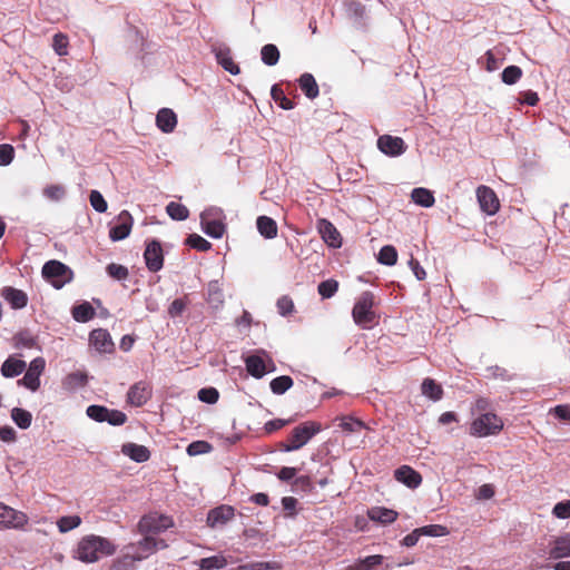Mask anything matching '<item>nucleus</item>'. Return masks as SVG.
<instances>
[{"mask_svg":"<svg viewBox=\"0 0 570 570\" xmlns=\"http://www.w3.org/2000/svg\"><path fill=\"white\" fill-rule=\"evenodd\" d=\"M417 531H420L421 537L422 535H429V537H442L446 535L449 533L446 527L441 524H430L425 527L417 528Z\"/></svg>","mask_w":570,"mask_h":570,"instance_id":"864d4df0","label":"nucleus"},{"mask_svg":"<svg viewBox=\"0 0 570 570\" xmlns=\"http://www.w3.org/2000/svg\"><path fill=\"white\" fill-rule=\"evenodd\" d=\"M219 393L215 387H205L199 390L198 392V399L202 402L214 404L218 401Z\"/></svg>","mask_w":570,"mask_h":570,"instance_id":"bf43d9fd","label":"nucleus"},{"mask_svg":"<svg viewBox=\"0 0 570 570\" xmlns=\"http://www.w3.org/2000/svg\"><path fill=\"white\" fill-rule=\"evenodd\" d=\"M377 305L375 295L370 292H363L356 299L353 309L352 317L356 325L362 328H371L377 323V315L374 307Z\"/></svg>","mask_w":570,"mask_h":570,"instance_id":"f03ea898","label":"nucleus"},{"mask_svg":"<svg viewBox=\"0 0 570 570\" xmlns=\"http://www.w3.org/2000/svg\"><path fill=\"white\" fill-rule=\"evenodd\" d=\"M411 198L416 205L426 208L432 207L435 202L433 193L423 187L414 188L411 193Z\"/></svg>","mask_w":570,"mask_h":570,"instance_id":"2f4dec72","label":"nucleus"},{"mask_svg":"<svg viewBox=\"0 0 570 570\" xmlns=\"http://www.w3.org/2000/svg\"><path fill=\"white\" fill-rule=\"evenodd\" d=\"M503 429L502 420L494 413H485L473 420L470 434L482 438L498 434Z\"/></svg>","mask_w":570,"mask_h":570,"instance_id":"39448f33","label":"nucleus"},{"mask_svg":"<svg viewBox=\"0 0 570 570\" xmlns=\"http://www.w3.org/2000/svg\"><path fill=\"white\" fill-rule=\"evenodd\" d=\"M187 304H188V301L186 297L174 299L168 307V314L170 315V317L180 316L184 313V311L186 309Z\"/></svg>","mask_w":570,"mask_h":570,"instance_id":"052dcab7","label":"nucleus"},{"mask_svg":"<svg viewBox=\"0 0 570 570\" xmlns=\"http://www.w3.org/2000/svg\"><path fill=\"white\" fill-rule=\"evenodd\" d=\"M153 387L150 383L146 381H139L128 390L127 402L132 406H142L149 401Z\"/></svg>","mask_w":570,"mask_h":570,"instance_id":"ddd939ff","label":"nucleus"},{"mask_svg":"<svg viewBox=\"0 0 570 570\" xmlns=\"http://www.w3.org/2000/svg\"><path fill=\"white\" fill-rule=\"evenodd\" d=\"M107 273L117 281L126 279L129 274L126 266L116 263H111L107 266Z\"/></svg>","mask_w":570,"mask_h":570,"instance_id":"6e6d98bb","label":"nucleus"},{"mask_svg":"<svg viewBox=\"0 0 570 570\" xmlns=\"http://www.w3.org/2000/svg\"><path fill=\"white\" fill-rule=\"evenodd\" d=\"M14 347L17 348H33L37 346L36 338L27 332H20L14 337Z\"/></svg>","mask_w":570,"mask_h":570,"instance_id":"3c124183","label":"nucleus"},{"mask_svg":"<svg viewBox=\"0 0 570 570\" xmlns=\"http://www.w3.org/2000/svg\"><path fill=\"white\" fill-rule=\"evenodd\" d=\"M156 125L163 132H171L177 126V116L169 108H161L156 115Z\"/></svg>","mask_w":570,"mask_h":570,"instance_id":"5701e85b","label":"nucleus"},{"mask_svg":"<svg viewBox=\"0 0 570 570\" xmlns=\"http://www.w3.org/2000/svg\"><path fill=\"white\" fill-rule=\"evenodd\" d=\"M394 478L411 489H415L422 483L421 474L409 465H402L396 469Z\"/></svg>","mask_w":570,"mask_h":570,"instance_id":"412c9836","label":"nucleus"},{"mask_svg":"<svg viewBox=\"0 0 570 570\" xmlns=\"http://www.w3.org/2000/svg\"><path fill=\"white\" fill-rule=\"evenodd\" d=\"M317 230L323 240L333 248L342 245V237L337 228L327 219L320 218L316 223Z\"/></svg>","mask_w":570,"mask_h":570,"instance_id":"f3484780","label":"nucleus"},{"mask_svg":"<svg viewBox=\"0 0 570 570\" xmlns=\"http://www.w3.org/2000/svg\"><path fill=\"white\" fill-rule=\"evenodd\" d=\"M552 514L558 519L570 518V499L558 502L552 509Z\"/></svg>","mask_w":570,"mask_h":570,"instance_id":"680f3d73","label":"nucleus"},{"mask_svg":"<svg viewBox=\"0 0 570 570\" xmlns=\"http://www.w3.org/2000/svg\"><path fill=\"white\" fill-rule=\"evenodd\" d=\"M130 548L132 549L130 554L132 556L134 560L140 561L148 558L157 550L167 548V543L161 539H155L153 537L146 535L136 544H131Z\"/></svg>","mask_w":570,"mask_h":570,"instance_id":"9d476101","label":"nucleus"},{"mask_svg":"<svg viewBox=\"0 0 570 570\" xmlns=\"http://www.w3.org/2000/svg\"><path fill=\"white\" fill-rule=\"evenodd\" d=\"M116 546L107 538L88 534L80 539L75 550V558L81 562L92 563L101 557L112 556Z\"/></svg>","mask_w":570,"mask_h":570,"instance_id":"f257e3e1","label":"nucleus"},{"mask_svg":"<svg viewBox=\"0 0 570 570\" xmlns=\"http://www.w3.org/2000/svg\"><path fill=\"white\" fill-rule=\"evenodd\" d=\"M88 376L82 372H73L66 376L63 380V387L66 390H75L76 387H81L87 384Z\"/></svg>","mask_w":570,"mask_h":570,"instance_id":"4c0bfd02","label":"nucleus"},{"mask_svg":"<svg viewBox=\"0 0 570 570\" xmlns=\"http://www.w3.org/2000/svg\"><path fill=\"white\" fill-rule=\"evenodd\" d=\"M186 244L199 252H207L212 247V244L198 234L189 235L186 239Z\"/></svg>","mask_w":570,"mask_h":570,"instance_id":"8fccbe9b","label":"nucleus"},{"mask_svg":"<svg viewBox=\"0 0 570 570\" xmlns=\"http://www.w3.org/2000/svg\"><path fill=\"white\" fill-rule=\"evenodd\" d=\"M384 557L381 554L367 556L363 559L355 560L344 570H374L383 563Z\"/></svg>","mask_w":570,"mask_h":570,"instance_id":"bb28decb","label":"nucleus"},{"mask_svg":"<svg viewBox=\"0 0 570 570\" xmlns=\"http://www.w3.org/2000/svg\"><path fill=\"white\" fill-rule=\"evenodd\" d=\"M42 194L50 200L59 202L65 197L66 189L62 185L59 184L48 185L43 188Z\"/></svg>","mask_w":570,"mask_h":570,"instance_id":"de8ad7c7","label":"nucleus"},{"mask_svg":"<svg viewBox=\"0 0 570 570\" xmlns=\"http://www.w3.org/2000/svg\"><path fill=\"white\" fill-rule=\"evenodd\" d=\"M276 305H277L278 313L282 316L291 315L295 308L293 299L287 295L279 297L277 299Z\"/></svg>","mask_w":570,"mask_h":570,"instance_id":"4d7b16f0","label":"nucleus"},{"mask_svg":"<svg viewBox=\"0 0 570 570\" xmlns=\"http://www.w3.org/2000/svg\"><path fill=\"white\" fill-rule=\"evenodd\" d=\"M1 295L14 309L23 308L28 304V296L21 289L8 286L2 289Z\"/></svg>","mask_w":570,"mask_h":570,"instance_id":"4be33fe9","label":"nucleus"},{"mask_svg":"<svg viewBox=\"0 0 570 570\" xmlns=\"http://www.w3.org/2000/svg\"><path fill=\"white\" fill-rule=\"evenodd\" d=\"M292 422H293L292 419H289V420H283V419L271 420L265 423L264 431L267 434H272L273 432L281 430L282 428H284L285 425H287Z\"/></svg>","mask_w":570,"mask_h":570,"instance_id":"0e129e2a","label":"nucleus"},{"mask_svg":"<svg viewBox=\"0 0 570 570\" xmlns=\"http://www.w3.org/2000/svg\"><path fill=\"white\" fill-rule=\"evenodd\" d=\"M244 362L246 371L255 379H262L266 373L276 370L274 361L264 350H258L256 354L247 356Z\"/></svg>","mask_w":570,"mask_h":570,"instance_id":"423d86ee","label":"nucleus"},{"mask_svg":"<svg viewBox=\"0 0 570 570\" xmlns=\"http://www.w3.org/2000/svg\"><path fill=\"white\" fill-rule=\"evenodd\" d=\"M28 522V517L0 502V524L7 528H22Z\"/></svg>","mask_w":570,"mask_h":570,"instance_id":"a211bd4d","label":"nucleus"},{"mask_svg":"<svg viewBox=\"0 0 570 570\" xmlns=\"http://www.w3.org/2000/svg\"><path fill=\"white\" fill-rule=\"evenodd\" d=\"M213 449L212 444H209L207 441H194L187 446V453L190 456L205 454L210 452Z\"/></svg>","mask_w":570,"mask_h":570,"instance_id":"603ef678","label":"nucleus"},{"mask_svg":"<svg viewBox=\"0 0 570 570\" xmlns=\"http://www.w3.org/2000/svg\"><path fill=\"white\" fill-rule=\"evenodd\" d=\"M121 452L138 463L146 462L150 458V451L145 445L136 443H125Z\"/></svg>","mask_w":570,"mask_h":570,"instance_id":"a878e982","label":"nucleus"},{"mask_svg":"<svg viewBox=\"0 0 570 570\" xmlns=\"http://www.w3.org/2000/svg\"><path fill=\"white\" fill-rule=\"evenodd\" d=\"M321 430L322 425L314 421H306L299 424L293 429L286 442L282 444V450L292 452L303 448Z\"/></svg>","mask_w":570,"mask_h":570,"instance_id":"7ed1b4c3","label":"nucleus"},{"mask_svg":"<svg viewBox=\"0 0 570 570\" xmlns=\"http://www.w3.org/2000/svg\"><path fill=\"white\" fill-rule=\"evenodd\" d=\"M46 362L42 357H36L31 361L24 376L19 381L27 389L37 391L40 386V375L45 370Z\"/></svg>","mask_w":570,"mask_h":570,"instance_id":"4468645a","label":"nucleus"},{"mask_svg":"<svg viewBox=\"0 0 570 570\" xmlns=\"http://www.w3.org/2000/svg\"><path fill=\"white\" fill-rule=\"evenodd\" d=\"M502 81L507 85H514L522 77V69L518 66H508L502 71Z\"/></svg>","mask_w":570,"mask_h":570,"instance_id":"49530a36","label":"nucleus"},{"mask_svg":"<svg viewBox=\"0 0 570 570\" xmlns=\"http://www.w3.org/2000/svg\"><path fill=\"white\" fill-rule=\"evenodd\" d=\"M421 392L424 396L436 402L443 397V389L435 380L426 377L421 384Z\"/></svg>","mask_w":570,"mask_h":570,"instance_id":"c756f323","label":"nucleus"},{"mask_svg":"<svg viewBox=\"0 0 570 570\" xmlns=\"http://www.w3.org/2000/svg\"><path fill=\"white\" fill-rule=\"evenodd\" d=\"M235 515V509L232 505L222 504L212 509L207 514V525L219 528L225 525Z\"/></svg>","mask_w":570,"mask_h":570,"instance_id":"6ab92c4d","label":"nucleus"},{"mask_svg":"<svg viewBox=\"0 0 570 570\" xmlns=\"http://www.w3.org/2000/svg\"><path fill=\"white\" fill-rule=\"evenodd\" d=\"M202 570L223 569L227 566V559L224 556H213L203 558L198 561Z\"/></svg>","mask_w":570,"mask_h":570,"instance_id":"58836bf2","label":"nucleus"},{"mask_svg":"<svg viewBox=\"0 0 570 570\" xmlns=\"http://www.w3.org/2000/svg\"><path fill=\"white\" fill-rule=\"evenodd\" d=\"M377 259L381 264H384L387 266L394 265L397 261V252H396L395 247L392 245L383 246L380 249Z\"/></svg>","mask_w":570,"mask_h":570,"instance_id":"c03bdc74","label":"nucleus"},{"mask_svg":"<svg viewBox=\"0 0 570 570\" xmlns=\"http://www.w3.org/2000/svg\"><path fill=\"white\" fill-rule=\"evenodd\" d=\"M367 517L372 521L390 524L397 519L399 513L384 507H373L367 511Z\"/></svg>","mask_w":570,"mask_h":570,"instance_id":"393cba45","label":"nucleus"},{"mask_svg":"<svg viewBox=\"0 0 570 570\" xmlns=\"http://www.w3.org/2000/svg\"><path fill=\"white\" fill-rule=\"evenodd\" d=\"M72 317L80 323L92 320L96 315L95 308L88 302H83L72 307Z\"/></svg>","mask_w":570,"mask_h":570,"instance_id":"72a5a7b5","label":"nucleus"},{"mask_svg":"<svg viewBox=\"0 0 570 570\" xmlns=\"http://www.w3.org/2000/svg\"><path fill=\"white\" fill-rule=\"evenodd\" d=\"M377 148L385 155L395 157L402 155L406 145L401 137L383 135L377 139Z\"/></svg>","mask_w":570,"mask_h":570,"instance_id":"2eb2a0df","label":"nucleus"},{"mask_svg":"<svg viewBox=\"0 0 570 570\" xmlns=\"http://www.w3.org/2000/svg\"><path fill=\"white\" fill-rule=\"evenodd\" d=\"M217 62L229 73L232 75H238L239 73V67L238 65L233 60V57L230 55L229 49H220L216 52Z\"/></svg>","mask_w":570,"mask_h":570,"instance_id":"473e14b6","label":"nucleus"},{"mask_svg":"<svg viewBox=\"0 0 570 570\" xmlns=\"http://www.w3.org/2000/svg\"><path fill=\"white\" fill-rule=\"evenodd\" d=\"M89 341H90V344L99 353H111L115 350V344H114L111 336L107 330H104V328L94 330L90 333Z\"/></svg>","mask_w":570,"mask_h":570,"instance_id":"aec40b11","label":"nucleus"},{"mask_svg":"<svg viewBox=\"0 0 570 570\" xmlns=\"http://www.w3.org/2000/svg\"><path fill=\"white\" fill-rule=\"evenodd\" d=\"M86 413L96 422H108L114 426H119L127 422V415L124 412L108 409L104 405H89Z\"/></svg>","mask_w":570,"mask_h":570,"instance_id":"0eeeda50","label":"nucleus"},{"mask_svg":"<svg viewBox=\"0 0 570 570\" xmlns=\"http://www.w3.org/2000/svg\"><path fill=\"white\" fill-rule=\"evenodd\" d=\"M271 96L273 100L284 110H291L295 106V102L286 97L279 85H274L272 87Z\"/></svg>","mask_w":570,"mask_h":570,"instance_id":"f704fd0d","label":"nucleus"},{"mask_svg":"<svg viewBox=\"0 0 570 570\" xmlns=\"http://www.w3.org/2000/svg\"><path fill=\"white\" fill-rule=\"evenodd\" d=\"M11 417L20 429H28L32 422L31 413L20 407H14L11 411Z\"/></svg>","mask_w":570,"mask_h":570,"instance_id":"a19ab883","label":"nucleus"},{"mask_svg":"<svg viewBox=\"0 0 570 570\" xmlns=\"http://www.w3.org/2000/svg\"><path fill=\"white\" fill-rule=\"evenodd\" d=\"M262 61L267 66H275L279 60V50L275 45H265L261 50Z\"/></svg>","mask_w":570,"mask_h":570,"instance_id":"ea45409f","label":"nucleus"},{"mask_svg":"<svg viewBox=\"0 0 570 570\" xmlns=\"http://www.w3.org/2000/svg\"><path fill=\"white\" fill-rule=\"evenodd\" d=\"M318 294L323 298H331L338 289V282L331 278L318 284Z\"/></svg>","mask_w":570,"mask_h":570,"instance_id":"09e8293b","label":"nucleus"},{"mask_svg":"<svg viewBox=\"0 0 570 570\" xmlns=\"http://www.w3.org/2000/svg\"><path fill=\"white\" fill-rule=\"evenodd\" d=\"M42 277L60 289L73 279L72 269L60 261L51 259L42 266Z\"/></svg>","mask_w":570,"mask_h":570,"instance_id":"20e7f679","label":"nucleus"},{"mask_svg":"<svg viewBox=\"0 0 570 570\" xmlns=\"http://www.w3.org/2000/svg\"><path fill=\"white\" fill-rule=\"evenodd\" d=\"M476 197L480 204L481 209L489 214L494 215L499 208L500 203L497 197V194L488 186H480L476 189Z\"/></svg>","mask_w":570,"mask_h":570,"instance_id":"dca6fc26","label":"nucleus"},{"mask_svg":"<svg viewBox=\"0 0 570 570\" xmlns=\"http://www.w3.org/2000/svg\"><path fill=\"white\" fill-rule=\"evenodd\" d=\"M81 524V518L79 515H66L61 517L57 521V527L61 533H66L70 530L78 528Z\"/></svg>","mask_w":570,"mask_h":570,"instance_id":"37998d69","label":"nucleus"},{"mask_svg":"<svg viewBox=\"0 0 570 570\" xmlns=\"http://www.w3.org/2000/svg\"><path fill=\"white\" fill-rule=\"evenodd\" d=\"M174 522L170 517L158 513H149L144 515L139 523L138 530L140 533H159L173 527Z\"/></svg>","mask_w":570,"mask_h":570,"instance_id":"1a4fd4ad","label":"nucleus"},{"mask_svg":"<svg viewBox=\"0 0 570 570\" xmlns=\"http://www.w3.org/2000/svg\"><path fill=\"white\" fill-rule=\"evenodd\" d=\"M256 226L259 234L265 238H274L277 236V224L268 216H259L256 220Z\"/></svg>","mask_w":570,"mask_h":570,"instance_id":"7c9ffc66","label":"nucleus"},{"mask_svg":"<svg viewBox=\"0 0 570 570\" xmlns=\"http://www.w3.org/2000/svg\"><path fill=\"white\" fill-rule=\"evenodd\" d=\"M134 225V218L128 210H121L116 218V224L109 229V237L114 242L122 240L129 236Z\"/></svg>","mask_w":570,"mask_h":570,"instance_id":"f8f14e48","label":"nucleus"},{"mask_svg":"<svg viewBox=\"0 0 570 570\" xmlns=\"http://www.w3.org/2000/svg\"><path fill=\"white\" fill-rule=\"evenodd\" d=\"M519 101L528 106H535L539 102V96L535 91L527 90L521 92Z\"/></svg>","mask_w":570,"mask_h":570,"instance_id":"69168bd1","label":"nucleus"},{"mask_svg":"<svg viewBox=\"0 0 570 570\" xmlns=\"http://www.w3.org/2000/svg\"><path fill=\"white\" fill-rule=\"evenodd\" d=\"M298 85L308 99H315L320 94L318 85L312 73H303L298 79Z\"/></svg>","mask_w":570,"mask_h":570,"instance_id":"c85d7f7f","label":"nucleus"},{"mask_svg":"<svg viewBox=\"0 0 570 570\" xmlns=\"http://www.w3.org/2000/svg\"><path fill=\"white\" fill-rule=\"evenodd\" d=\"M222 209L215 207L208 208L202 213L203 229L208 236L220 238L225 234L226 226L222 220Z\"/></svg>","mask_w":570,"mask_h":570,"instance_id":"6e6552de","label":"nucleus"},{"mask_svg":"<svg viewBox=\"0 0 570 570\" xmlns=\"http://www.w3.org/2000/svg\"><path fill=\"white\" fill-rule=\"evenodd\" d=\"M272 569L271 563L268 562H249L242 564L237 568V570H269Z\"/></svg>","mask_w":570,"mask_h":570,"instance_id":"774afa93","label":"nucleus"},{"mask_svg":"<svg viewBox=\"0 0 570 570\" xmlns=\"http://www.w3.org/2000/svg\"><path fill=\"white\" fill-rule=\"evenodd\" d=\"M26 362L22 360L8 357L1 365V374L4 377H16L26 370Z\"/></svg>","mask_w":570,"mask_h":570,"instance_id":"cd10ccee","label":"nucleus"},{"mask_svg":"<svg viewBox=\"0 0 570 570\" xmlns=\"http://www.w3.org/2000/svg\"><path fill=\"white\" fill-rule=\"evenodd\" d=\"M340 426L343 431L354 433L360 432L363 429H368V426L361 420L354 419L352 416H346L341 420Z\"/></svg>","mask_w":570,"mask_h":570,"instance_id":"a18cd8bd","label":"nucleus"},{"mask_svg":"<svg viewBox=\"0 0 570 570\" xmlns=\"http://www.w3.org/2000/svg\"><path fill=\"white\" fill-rule=\"evenodd\" d=\"M552 411L559 420L570 422V404L557 405Z\"/></svg>","mask_w":570,"mask_h":570,"instance_id":"338daca9","label":"nucleus"},{"mask_svg":"<svg viewBox=\"0 0 570 570\" xmlns=\"http://www.w3.org/2000/svg\"><path fill=\"white\" fill-rule=\"evenodd\" d=\"M293 379L288 375H282L271 381L269 386L274 394H284L293 386Z\"/></svg>","mask_w":570,"mask_h":570,"instance_id":"e433bc0d","label":"nucleus"},{"mask_svg":"<svg viewBox=\"0 0 570 570\" xmlns=\"http://www.w3.org/2000/svg\"><path fill=\"white\" fill-rule=\"evenodd\" d=\"M14 157V148L9 144L0 145V166H8Z\"/></svg>","mask_w":570,"mask_h":570,"instance_id":"e2e57ef3","label":"nucleus"},{"mask_svg":"<svg viewBox=\"0 0 570 570\" xmlns=\"http://www.w3.org/2000/svg\"><path fill=\"white\" fill-rule=\"evenodd\" d=\"M549 556L552 559L570 557V533L557 537L551 542Z\"/></svg>","mask_w":570,"mask_h":570,"instance_id":"b1692460","label":"nucleus"},{"mask_svg":"<svg viewBox=\"0 0 570 570\" xmlns=\"http://www.w3.org/2000/svg\"><path fill=\"white\" fill-rule=\"evenodd\" d=\"M89 200L92 208L98 213H105L108 208L107 202L98 190H91Z\"/></svg>","mask_w":570,"mask_h":570,"instance_id":"5fc2aeb1","label":"nucleus"},{"mask_svg":"<svg viewBox=\"0 0 570 570\" xmlns=\"http://www.w3.org/2000/svg\"><path fill=\"white\" fill-rule=\"evenodd\" d=\"M144 259L147 268L153 273H156L163 268L164 252L159 240L153 239L147 243L146 249L144 252Z\"/></svg>","mask_w":570,"mask_h":570,"instance_id":"9b49d317","label":"nucleus"},{"mask_svg":"<svg viewBox=\"0 0 570 570\" xmlns=\"http://www.w3.org/2000/svg\"><path fill=\"white\" fill-rule=\"evenodd\" d=\"M135 561L132 556L127 553L121 559L115 560L109 570H132Z\"/></svg>","mask_w":570,"mask_h":570,"instance_id":"13d9d810","label":"nucleus"},{"mask_svg":"<svg viewBox=\"0 0 570 570\" xmlns=\"http://www.w3.org/2000/svg\"><path fill=\"white\" fill-rule=\"evenodd\" d=\"M166 212L168 216L174 220H185L189 217L188 208L185 205L176 202H170L166 206Z\"/></svg>","mask_w":570,"mask_h":570,"instance_id":"c9c22d12","label":"nucleus"},{"mask_svg":"<svg viewBox=\"0 0 570 570\" xmlns=\"http://www.w3.org/2000/svg\"><path fill=\"white\" fill-rule=\"evenodd\" d=\"M69 48V38L66 33L58 32L52 38V49L53 51L60 56H67Z\"/></svg>","mask_w":570,"mask_h":570,"instance_id":"79ce46f5","label":"nucleus"}]
</instances>
